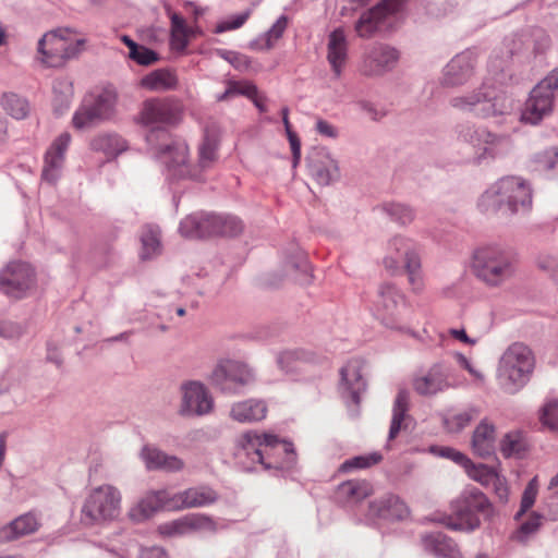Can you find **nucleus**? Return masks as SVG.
<instances>
[{"mask_svg":"<svg viewBox=\"0 0 558 558\" xmlns=\"http://www.w3.org/2000/svg\"><path fill=\"white\" fill-rule=\"evenodd\" d=\"M543 519L544 517L538 512H532L530 518L512 533L511 539L522 544L526 543L529 537L538 531Z\"/></svg>","mask_w":558,"mask_h":558,"instance_id":"47","label":"nucleus"},{"mask_svg":"<svg viewBox=\"0 0 558 558\" xmlns=\"http://www.w3.org/2000/svg\"><path fill=\"white\" fill-rule=\"evenodd\" d=\"M499 206L506 205L511 214L527 211L532 207V189L526 180L517 175L501 178L493 189Z\"/></svg>","mask_w":558,"mask_h":558,"instance_id":"13","label":"nucleus"},{"mask_svg":"<svg viewBox=\"0 0 558 558\" xmlns=\"http://www.w3.org/2000/svg\"><path fill=\"white\" fill-rule=\"evenodd\" d=\"M89 147L94 151L102 153L108 159H113L128 149V143L119 134L101 133L92 138Z\"/></svg>","mask_w":558,"mask_h":558,"instance_id":"37","label":"nucleus"},{"mask_svg":"<svg viewBox=\"0 0 558 558\" xmlns=\"http://www.w3.org/2000/svg\"><path fill=\"white\" fill-rule=\"evenodd\" d=\"M504 95L489 85L483 84L478 89L450 99V105L462 111L474 112L477 117L488 118L505 114L509 107Z\"/></svg>","mask_w":558,"mask_h":558,"instance_id":"9","label":"nucleus"},{"mask_svg":"<svg viewBox=\"0 0 558 558\" xmlns=\"http://www.w3.org/2000/svg\"><path fill=\"white\" fill-rule=\"evenodd\" d=\"M405 502L397 495L388 493L369 502L368 515L374 519L400 521L409 515Z\"/></svg>","mask_w":558,"mask_h":558,"instance_id":"26","label":"nucleus"},{"mask_svg":"<svg viewBox=\"0 0 558 558\" xmlns=\"http://www.w3.org/2000/svg\"><path fill=\"white\" fill-rule=\"evenodd\" d=\"M287 26L288 19L286 15H281L266 33L250 43V48L253 50L271 49L275 41L282 37Z\"/></svg>","mask_w":558,"mask_h":558,"instance_id":"42","label":"nucleus"},{"mask_svg":"<svg viewBox=\"0 0 558 558\" xmlns=\"http://www.w3.org/2000/svg\"><path fill=\"white\" fill-rule=\"evenodd\" d=\"M310 175L322 186H327L340 179V170L336 159L325 148H313L306 156Z\"/></svg>","mask_w":558,"mask_h":558,"instance_id":"18","label":"nucleus"},{"mask_svg":"<svg viewBox=\"0 0 558 558\" xmlns=\"http://www.w3.org/2000/svg\"><path fill=\"white\" fill-rule=\"evenodd\" d=\"M457 136L459 141L468 143L478 150H483L477 156V161H482L486 158H495L496 150L494 146L500 138L486 128L476 126L469 122L460 123L457 125Z\"/></svg>","mask_w":558,"mask_h":558,"instance_id":"19","label":"nucleus"},{"mask_svg":"<svg viewBox=\"0 0 558 558\" xmlns=\"http://www.w3.org/2000/svg\"><path fill=\"white\" fill-rule=\"evenodd\" d=\"M161 509L172 510V495L166 489L147 494L130 510V518L135 522H142L150 519Z\"/></svg>","mask_w":558,"mask_h":558,"instance_id":"29","label":"nucleus"},{"mask_svg":"<svg viewBox=\"0 0 558 558\" xmlns=\"http://www.w3.org/2000/svg\"><path fill=\"white\" fill-rule=\"evenodd\" d=\"M267 407L262 400H245L232 405L230 415L241 423H251L265 418Z\"/></svg>","mask_w":558,"mask_h":558,"instance_id":"39","label":"nucleus"},{"mask_svg":"<svg viewBox=\"0 0 558 558\" xmlns=\"http://www.w3.org/2000/svg\"><path fill=\"white\" fill-rule=\"evenodd\" d=\"M71 31L59 28L46 33L37 45L40 61L49 68L62 66L68 60L77 58L83 51L85 39L69 43Z\"/></svg>","mask_w":558,"mask_h":558,"instance_id":"7","label":"nucleus"},{"mask_svg":"<svg viewBox=\"0 0 558 558\" xmlns=\"http://www.w3.org/2000/svg\"><path fill=\"white\" fill-rule=\"evenodd\" d=\"M537 496V483L536 477L532 478L525 486L519 511L514 514V520H520L529 509H531L536 500Z\"/></svg>","mask_w":558,"mask_h":558,"instance_id":"53","label":"nucleus"},{"mask_svg":"<svg viewBox=\"0 0 558 558\" xmlns=\"http://www.w3.org/2000/svg\"><path fill=\"white\" fill-rule=\"evenodd\" d=\"M538 84L546 90H550L554 96L558 94V66L551 70Z\"/></svg>","mask_w":558,"mask_h":558,"instance_id":"62","label":"nucleus"},{"mask_svg":"<svg viewBox=\"0 0 558 558\" xmlns=\"http://www.w3.org/2000/svg\"><path fill=\"white\" fill-rule=\"evenodd\" d=\"M399 57L396 48L384 44L375 45L364 59L362 71L369 76L381 75L396 66Z\"/></svg>","mask_w":558,"mask_h":558,"instance_id":"25","label":"nucleus"},{"mask_svg":"<svg viewBox=\"0 0 558 558\" xmlns=\"http://www.w3.org/2000/svg\"><path fill=\"white\" fill-rule=\"evenodd\" d=\"M141 122L153 126L146 135V142L158 158V148L170 142V133L162 125H174L181 119V108L172 98H153L145 100L141 110Z\"/></svg>","mask_w":558,"mask_h":558,"instance_id":"5","label":"nucleus"},{"mask_svg":"<svg viewBox=\"0 0 558 558\" xmlns=\"http://www.w3.org/2000/svg\"><path fill=\"white\" fill-rule=\"evenodd\" d=\"M410 410V392L399 389L392 405V417L390 422L388 442L395 440L401 430H407L412 417L408 414Z\"/></svg>","mask_w":558,"mask_h":558,"instance_id":"34","label":"nucleus"},{"mask_svg":"<svg viewBox=\"0 0 558 558\" xmlns=\"http://www.w3.org/2000/svg\"><path fill=\"white\" fill-rule=\"evenodd\" d=\"M429 451L438 457L452 460L454 463L464 468L466 463L471 464V460L462 452L452 447L430 446Z\"/></svg>","mask_w":558,"mask_h":558,"instance_id":"54","label":"nucleus"},{"mask_svg":"<svg viewBox=\"0 0 558 558\" xmlns=\"http://www.w3.org/2000/svg\"><path fill=\"white\" fill-rule=\"evenodd\" d=\"M527 451V445L521 432L507 433L500 440V452L505 458H523Z\"/></svg>","mask_w":558,"mask_h":558,"instance_id":"43","label":"nucleus"},{"mask_svg":"<svg viewBox=\"0 0 558 558\" xmlns=\"http://www.w3.org/2000/svg\"><path fill=\"white\" fill-rule=\"evenodd\" d=\"M448 387V375L440 364H434L425 374L413 379V389L420 396H434Z\"/></svg>","mask_w":558,"mask_h":558,"instance_id":"32","label":"nucleus"},{"mask_svg":"<svg viewBox=\"0 0 558 558\" xmlns=\"http://www.w3.org/2000/svg\"><path fill=\"white\" fill-rule=\"evenodd\" d=\"M538 169L549 172L551 177H558V147L545 149L535 155Z\"/></svg>","mask_w":558,"mask_h":558,"instance_id":"49","label":"nucleus"},{"mask_svg":"<svg viewBox=\"0 0 558 558\" xmlns=\"http://www.w3.org/2000/svg\"><path fill=\"white\" fill-rule=\"evenodd\" d=\"M475 63V56L471 50L458 53L444 70L442 85L454 87L468 83L474 75Z\"/></svg>","mask_w":558,"mask_h":558,"instance_id":"24","label":"nucleus"},{"mask_svg":"<svg viewBox=\"0 0 558 558\" xmlns=\"http://www.w3.org/2000/svg\"><path fill=\"white\" fill-rule=\"evenodd\" d=\"M220 138L214 126H206L198 146L197 168L187 162L189 147L183 142H170L158 148L160 159L171 174L178 179L203 180V172L211 169L218 160Z\"/></svg>","mask_w":558,"mask_h":558,"instance_id":"2","label":"nucleus"},{"mask_svg":"<svg viewBox=\"0 0 558 558\" xmlns=\"http://www.w3.org/2000/svg\"><path fill=\"white\" fill-rule=\"evenodd\" d=\"M292 267L305 276L304 282H311V264L303 252L298 253L295 260L292 262Z\"/></svg>","mask_w":558,"mask_h":558,"instance_id":"60","label":"nucleus"},{"mask_svg":"<svg viewBox=\"0 0 558 558\" xmlns=\"http://www.w3.org/2000/svg\"><path fill=\"white\" fill-rule=\"evenodd\" d=\"M534 368V356L530 348L515 342L502 356L500 378L506 391L513 393L523 387Z\"/></svg>","mask_w":558,"mask_h":558,"instance_id":"8","label":"nucleus"},{"mask_svg":"<svg viewBox=\"0 0 558 558\" xmlns=\"http://www.w3.org/2000/svg\"><path fill=\"white\" fill-rule=\"evenodd\" d=\"M518 264L515 251L501 244L480 246L472 256V270L475 277L489 287H498L512 278Z\"/></svg>","mask_w":558,"mask_h":558,"instance_id":"4","label":"nucleus"},{"mask_svg":"<svg viewBox=\"0 0 558 558\" xmlns=\"http://www.w3.org/2000/svg\"><path fill=\"white\" fill-rule=\"evenodd\" d=\"M389 248L397 253L396 257L389 256L384 259L387 268L395 269L400 262L403 263L409 277V282L414 291L421 289V260L418 255L411 250V243L402 236H395L389 242Z\"/></svg>","mask_w":558,"mask_h":558,"instance_id":"16","label":"nucleus"},{"mask_svg":"<svg viewBox=\"0 0 558 558\" xmlns=\"http://www.w3.org/2000/svg\"><path fill=\"white\" fill-rule=\"evenodd\" d=\"M182 391L181 414L203 415L207 414L213 409V399L202 383H185L182 385Z\"/></svg>","mask_w":558,"mask_h":558,"instance_id":"23","label":"nucleus"},{"mask_svg":"<svg viewBox=\"0 0 558 558\" xmlns=\"http://www.w3.org/2000/svg\"><path fill=\"white\" fill-rule=\"evenodd\" d=\"M140 558H170L167 551L159 546L144 547L141 549Z\"/></svg>","mask_w":558,"mask_h":558,"instance_id":"64","label":"nucleus"},{"mask_svg":"<svg viewBox=\"0 0 558 558\" xmlns=\"http://www.w3.org/2000/svg\"><path fill=\"white\" fill-rule=\"evenodd\" d=\"M383 209L392 220L403 226L411 223L415 217V213L411 207L400 203L385 204Z\"/></svg>","mask_w":558,"mask_h":558,"instance_id":"50","label":"nucleus"},{"mask_svg":"<svg viewBox=\"0 0 558 558\" xmlns=\"http://www.w3.org/2000/svg\"><path fill=\"white\" fill-rule=\"evenodd\" d=\"M253 380L248 367L238 361L225 360L211 373V384L226 395H238Z\"/></svg>","mask_w":558,"mask_h":558,"instance_id":"14","label":"nucleus"},{"mask_svg":"<svg viewBox=\"0 0 558 558\" xmlns=\"http://www.w3.org/2000/svg\"><path fill=\"white\" fill-rule=\"evenodd\" d=\"M217 500L218 494L208 486L190 487L172 495V510L206 507Z\"/></svg>","mask_w":558,"mask_h":558,"instance_id":"30","label":"nucleus"},{"mask_svg":"<svg viewBox=\"0 0 558 558\" xmlns=\"http://www.w3.org/2000/svg\"><path fill=\"white\" fill-rule=\"evenodd\" d=\"M141 458L148 471L179 472L184 468L182 459L151 445H145L142 448Z\"/></svg>","mask_w":558,"mask_h":558,"instance_id":"31","label":"nucleus"},{"mask_svg":"<svg viewBox=\"0 0 558 558\" xmlns=\"http://www.w3.org/2000/svg\"><path fill=\"white\" fill-rule=\"evenodd\" d=\"M216 522L204 513H189L179 519L165 522L158 526L162 536L175 537L190 534L195 531H216Z\"/></svg>","mask_w":558,"mask_h":558,"instance_id":"21","label":"nucleus"},{"mask_svg":"<svg viewBox=\"0 0 558 558\" xmlns=\"http://www.w3.org/2000/svg\"><path fill=\"white\" fill-rule=\"evenodd\" d=\"M53 107L54 110L62 113L64 110L70 108L71 104V93L62 94L58 89V85H53Z\"/></svg>","mask_w":558,"mask_h":558,"instance_id":"61","label":"nucleus"},{"mask_svg":"<svg viewBox=\"0 0 558 558\" xmlns=\"http://www.w3.org/2000/svg\"><path fill=\"white\" fill-rule=\"evenodd\" d=\"M425 550L439 558H463L457 543L442 532H430L422 536Z\"/></svg>","mask_w":558,"mask_h":558,"instance_id":"35","label":"nucleus"},{"mask_svg":"<svg viewBox=\"0 0 558 558\" xmlns=\"http://www.w3.org/2000/svg\"><path fill=\"white\" fill-rule=\"evenodd\" d=\"M252 14V10L247 9L242 13L231 16L229 20L218 23L214 29L215 34H222L242 27Z\"/></svg>","mask_w":558,"mask_h":558,"instance_id":"55","label":"nucleus"},{"mask_svg":"<svg viewBox=\"0 0 558 558\" xmlns=\"http://www.w3.org/2000/svg\"><path fill=\"white\" fill-rule=\"evenodd\" d=\"M219 54L229 61L236 70L244 71L247 70L251 65V58L243 53L221 50Z\"/></svg>","mask_w":558,"mask_h":558,"instance_id":"59","label":"nucleus"},{"mask_svg":"<svg viewBox=\"0 0 558 558\" xmlns=\"http://www.w3.org/2000/svg\"><path fill=\"white\" fill-rule=\"evenodd\" d=\"M464 470L471 478L484 485H487L490 482H495L497 480V474L495 473L494 469L482 463L474 464L471 461V464L466 463L464 465Z\"/></svg>","mask_w":558,"mask_h":558,"instance_id":"51","label":"nucleus"},{"mask_svg":"<svg viewBox=\"0 0 558 558\" xmlns=\"http://www.w3.org/2000/svg\"><path fill=\"white\" fill-rule=\"evenodd\" d=\"M118 94L112 86L104 87L96 94H90L82 107L74 113L73 126L81 130L98 121L111 119L116 112Z\"/></svg>","mask_w":558,"mask_h":558,"instance_id":"10","label":"nucleus"},{"mask_svg":"<svg viewBox=\"0 0 558 558\" xmlns=\"http://www.w3.org/2000/svg\"><path fill=\"white\" fill-rule=\"evenodd\" d=\"M244 230L243 221L230 214L194 213L181 220L179 232L186 239L234 238Z\"/></svg>","mask_w":558,"mask_h":558,"instance_id":"6","label":"nucleus"},{"mask_svg":"<svg viewBox=\"0 0 558 558\" xmlns=\"http://www.w3.org/2000/svg\"><path fill=\"white\" fill-rule=\"evenodd\" d=\"M141 241L143 246V251L141 253L142 259L150 258L159 251L160 240L158 234L153 230L149 229L145 231L141 238Z\"/></svg>","mask_w":558,"mask_h":558,"instance_id":"56","label":"nucleus"},{"mask_svg":"<svg viewBox=\"0 0 558 558\" xmlns=\"http://www.w3.org/2000/svg\"><path fill=\"white\" fill-rule=\"evenodd\" d=\"M495 426L487 422L481 421L476 426L472 436V447L476 454L487 458L495 452Z\"/></svg>","mask_w":558,"mask_h":558,"instance_id":"38","label":"nucleus"},{"mask_svg":"<svg viewBox=\"0 0 558 558\" xmlns=\"http://www.w3.org/2000/svg\"><path fill=\"white\" fill-rule=\"evenodd\" d=\"M234 456L246 471L262 470L279 475L296 463L293 442L272 433L247 430L236 439Z\"/></svg>","mask_w":558,"mask_h":558,"instance_id":"1","label":"nucleus"},{"mask_svg":"<svg viewBox=\"0 0 558 558\" xmlns=\"http://www.w3.org/2000/svg\"><path fill=\"white\" fill-rule=\"evenodd\" d=\"M383 460V456L379 452H371L368 454L355 456L347 459L339 466V472L348 473L353 470H365L373 465L378 464Z\"/></svg>","mask_w":558,"mask_h":558,"instance_id":"46","label":"nucleus"},{"mask_svg":"<svg viewBox=\"0 0 558 558\" xmlns=\"http://www.w3.org/2000/svg\"><path fill=\"white\" fill-rule=\"evenodd\" d=\"M40 526V518L35 511L20 514L0 527V544L10 543L35 534Z\"/></svg>","mask_w":558,"mask_h":558,"instance_id":"28","label":"nucleus"},{"mask_svg":"<svg viewBox=\"0 0 558 558\" xmlns=\"http://www.w3.org/2000/svg\"><path fill=\"white\" fill-rule=\"evenodd\" d=\"M407 0H381L368 11L362 13L355 23V32L362 38L372 37L379 28L380 23L388 16L400 12Z\"/></svg>","mask_w":558,"mask_h":558,"instance_id":"17","label":"nucleus"},{"mask_svg":"<svg viewBox=\"0 0 558 558\" xmlns=\"http://www.w3.org/2000/svg\"><path fill=\"white\" fill-rule=\"evenodd\" d=\"M120 502V492L111 485H102L93 489L82 508L84 522L95 524L118 518Z\"/></svg>","mask_w":558,"mask_h":558,"instance_id":"11","label":"nucleus"},{"mask_svg":"<svg viewBox=\"0 0 558 558\" xmlns=\"http://www.w3.org/2000/svg\"><path fill=\"white\" fill-rule=\"evenodd\" d=\"M316 131L318 134L326 136V137L335 138L338 136L337 129L332 124H330L328 121L323 120V119L317 120Z\"/></svg>","mask_w":558,"mask_h":558,"instance_id":"63","label":"nucleus"},{"mask_svg":"<svg viewBox=\"0 0 558 558\" xmlns=\"http://www.w3.org/2000/svg\"><path fill=\"white\" fill-rule=\"evenodd\" d=\"M451 513H435L433 522L446 525L453 531L472 532L480 527V515L489 519L494 508L484 493L476 487H466L450 504Z\"/></svg>","mask_w":558,"mask_h":558,"instance_id":"3","label":"nucleus"},{"mask_svg":"<svg viewBox=\"0 0 558 558\" xmlns=\"http://www.w3.org/2000/svg\"><path fill=\"white\" fill-rule=\"evenodd\" d=\"M71 142L69 132L61 133L50 145L45 154L41 179L49 183L56 184L60 178L64 163V155Z\"/></svg>","mask_w":558,"mask_h":558,"instance_id":"22","label":"nucleus"},{"mask_svg":"<svg viewBox=\"0 0 558 558\" xmlns=\"http://www.w3.org/2000/svg\"><path fill=\"white\" fill-rule=\"evenodd\" d=\"M407 302L404 294L392 283L380 284L374 301V315L387 328L405 330L402 310Z\"/></svg>","mask_w":558,"mask_h":558,"instance_id":"12","label":"nucleus"},{"mask_svg":"<svg viewBox=\"0 0 558 558\" xmlns=\"http://www.w3.org/2000/svg\"><path fill=\"white\" fill-rule=\"evenodd\" d=\"M26 332V326L17 322L0 320V337L8 340H19Z\"/></svg>","mask_w":558,"mask_h":558,"instance_id":"57","label":"nucleus"},{"mask_svg":"<svg viewBox=\"0 0 558 558\" xmlns=\"http://www.w3.org/2000/svg\"><path fill=\"white\" fill-rule=\"evenodd\" d=\"M3 110L16 120L25 119L29 113L27 99L14 93H4L1 97Z\"/></svg>","mask_w":558,"mask_h":558,"instance_id":"44","label":"nucleus"},{"mask_svg":"<svg viewBox=\"0 0 558 558\" xmlns=\"http://www.w3.org/2000/svg\"><path fill=\"white\" fill-rule=\"evenodd\" d=\"M372 494V485L365 480H349L338 485L335 499L338 504L355 505Z\"/></svg>","mask_w":558,"mask_h":558,"instance_id":"36","label":"nucleus"},{"mask_svg":"<svg viewBox=\"0 0 558 558\" xmlns=\"http://www.w3.org/2000/svg\"><path fill=\"white\" fill-rule=\"evenodd\" d=\"M480 411L476 408H469L465 411L453 414L452 416L445 420V425L449 432L459 433L465 428L475 417H477Z\"/></svg>","mask_w":558,"mask_h":558,"instance_id":"48","label":"nucleus"},{"mask_svg":"<svg viewBox=\"0 0 558 558\" xmlns=\"http://www.w3.org/2000/svg\"><path fill=\"white\" fill-rule=\"evenodd\" d=\"M129 57L140 65H150L159 60V56L155 50L142 45H137L135 50L129 52Z\"/></svg>","mask_w":558,"mask_h":558,"instance_id":"58","label":"nucleus"},{"mask_svg":"<svg viewBox=\"0 0 558 558\" xmlns=\"http://www.w3.org/2000/svg\"><path fill=\"white\" fill-rule=\"evenodd\" d=\"M315 354L304 349L286 350L278 355L277 362L282 371L292 373L300 368L303 363L315 361Z\"/></svg>","mask_w":558,"mask_h":558,"instance_id":"41","label":"nucleus"},{"mask_svg":"<svg viewBox=\"0 0 558 558\" xmlns=\"http://www.w3.org/2000/svg\"><path fill=\"white\" fill-rule=\"evenodd\" d=\"M554 94L537 84L530 93L522 112V120L531 123H539L553 110Z\"/></svg>","mask_w":558,"mask_h":558,"instance_id":"27","label":"nucleus"},{"mask_svg":"<svg viewBox=\"0 0 558 558\" xmlns=\"http://www.w3.org/2000/svg\"><path fill=\"white\" fill-rule=\"evenodd\" d=\"M171 41L179 50H184L189 45L190 27L183 16L178 13L170 15Z\"/></svg>","mask_w":558,"mask_h":558,"instance_id":"45","label":"nucleus"},{"mask_svg":"<svg viewBox=\"0 0 558 558\" xmlns=\"http://www.w3.org/2000/svg\"><path fill=\"white\" fill-rule=\"evenodd\" d=\"M327 60L335 77L339 78L348 60V41L341 27L333 29L328 36Z\"/></svg>","mask_w":558,"mask_h":558,"instance_id":"33","label":"nucleus"},{"mask_svg":"<svg viewBox=\"0 0 558 558\" xmlns=\"http://www.w3.org/2000/svg\"><path fill=\"white\" fill-rule=\"evenodd\" d=\"M35 282L33 267L24 262H11L0 271V292L21 300Z\"/></svg>","mask_w":558,"mask_h":558,"instance_id":"15","label":"nucleus"},{"mask_svg":"<svg viewBox=\"0 0 558 558\" xmlns=\"http://www.w3.org/2000/svg\"><path fill=\"white\" fill-rule=\"evenodd\" d=\"M177 85V75L168 69L154 70L141 80V86L149 90H171Z\"/></svg>","mask_w":558,"mask_h":558,"instance_id":"40","label":"nucleus"},{"mask_svg":"<svg viewBox=\"0 0 558 558\" xmlns=\"http://www.w3.org/2000/svg\"><path fill=\"white\" fill-rule=\"evenodd\" d=\"M366 390V381L362 376V364L359 360H350L340 368L339 393L345 402L359 405L361 395Z\"/></svg>","mask_w":558,"mask_h":558,"instance_id":"20","label":"nucleus"},{"mask_svg":"<svg viewBox=\"0 0 558 558\" xmlns=\"http://www.w3.org/2000/svg\"><path fill=\"white\" fill-rule=\"evenodd\" d=\"M539 421L549 429L558 430V399L546 401L541 410Z\"/></svg>","mask_w":558,"mask_h":558,"instance_id":"52","label":"nucleus"}]
</instances>
